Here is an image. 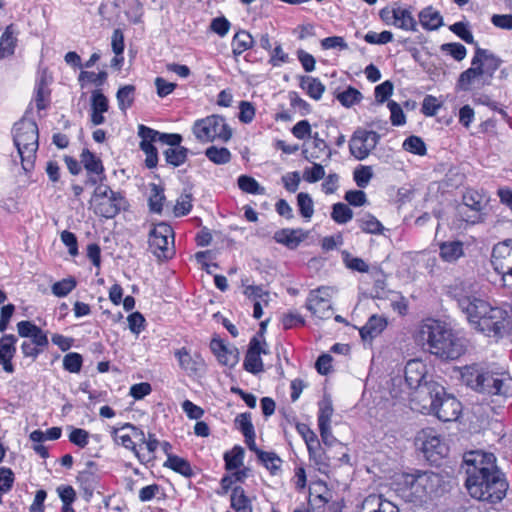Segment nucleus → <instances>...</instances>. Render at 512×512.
I'll list each match as a JSON object with an SVG mask.
<instances>
[{"label":"nucleus","instance_id":"1","mask_svg":"<svg viewBox=\"0 0 512 512\" xmlns=\"http://www.w3.org/2000/svg\"><path fill=\"white\" fill-rule=\"evenodd\" d=\"M450 30L466 43L475 45L471 67L459 75L457 88L462 91H469L472 88H482L489 85L502 60L491 51L478 47L467 23L456 22L450 26Z\"/></svg>","mask_w":512,"mask_h":512},{"label":"nucleus","instance_id":"2","mask_svg":"<svg viewBox=\"0 0 512 512\" xmlns=\"http://www.w3.org/2000/svg\"><path fill=\"white\" fill-rule=\"evenodd\" d=\"M415 339L425 350L441 359L454 360L465 352L462 340L452 328L439 320L423 321Z\"/></svg>","mask_w":512,"mask_h":512},{"label":"nucleus","instance_id":"3","mask_svg":"<svg viewBox=\"0 0 512 512\" xmlns=\"http://www.w3.org/2000/svg\"><path fill=\"white\" fill-rule=\"evenodd\" d=\"M475 301L465 315L474 330L496 339L512 332V305H492L480 297Z\"/></svg>","mask_w":512,"mask_h":512},{"label":"nucleus","instance_id":"4","mask_svg":"<svg viewBox=\"0 0 512 512\" xmlns=\"http://www.w3.org/2000/svg\"><path fill=\"white\" fill-rule=\"evenodd\" d=\"M465 385L488 395L507 396L512 389V380L503 375L485 371L477 365L466 366L461 371Z\"/></svg>","mask_w":512,"mask_h":512},{"label":"nucleus","instance_id":"5","mask_svg":"<svg viewBox=\"0 0 512 512\" xmlns=\"http://www.w3.org/2000/svg\"><path fill=\"white\" fill-rule=\"evenodd\" d=\"M13 142L21 159L25 172L34 168L36 153L39 147V131L34 120L22 118L14 124Z\"/></svg>","mask_w":512,"mask_h":512},{"label":"nucleus","instance_id":"6","mask_svg":"<svg viewBox=\"0 0 512 512\" xmlns=\"http://www.w3.org/2000/svg\"><path fill=\"white\" fill-rule=\"evenodd\" d=\"M479 478L475 483L470 480L465 481L471 497L491 504L498 503L505 497L508 483L498 468L479 476Z\"/></svg>","mask_w":512,"mask_h":512},{"label":"nucleus","instance_id":"7","mask_svg":"<svg viewBox=\"0 0 512 512\" xmlns=\"http://www.w3.org/2000/svg\"><path fill=\"white\" fill-rule=\"evenodd\" d=\"M192 133L201 143L214 141L228 142L232 137V129L223 116L213 114L198 119L192 126Z\"/></svg>","mask_w":512,"mask_h":512},{"label":"nucleus","instance_id":"8","mask_svg":"<svg viewBox=\"0 0 512 512\" xmlns=\"http://www.w3.org/2000/svg\"><path fill=\"white\" fill-rule=\"evenodd\" d=\"M404 482L409 487L413 501L422 502L438 489L441 477L432 471H417L415 474H406Z\"/></svg>","mask_w":512,"mask_h":512},{"label":"nucleus","instance_id":"9","mask_svg":"<svg viewBox=\"0 0 512 512\" xmlns=\"http://www.w3.org/2000/svg\"><path fill=\"white\" fill-rule=\"evenodd\" d=\"M149 249L159 259L167 260L174 255V231L173 228L161 222L149 232Z\"/></svg>","mask_w":512,"mask_h":512},{"label":"nucleus","instance_id":"10","mask_svg":"<svg viewBox=\"0 0 512 512\" xmlns=\"http://www.w3.org/2000/svg\"><path fill=\"white\" fill-rule=\"evenodd\" d=\"M496 458L493 453L476 450L466 452L463 456V468L467 475L466 480L477 481L479 476L497 469Z\"/></svg>","mask_w":512,"mask_h":512},{"label":"nucleus","instance_id":"11","mask_svg":"<svg viewBox=\"0 0 512 512\" xmlns=\"http://www.w3.org/2000/svg\"><path fill=\"white\" fill-rule=\"evenodd\" d=\"M332 289L327 286H321L309 292L305 307L312 316L326 320L332 317L333 308L331 304Z\"/></svg>","mask_w":512,"mask_h":512},{"label":"nucleus","instance_id":"12","mask_svg":"<svg viewBox=\"0 0 512 512\" xmlns=\"http://www.w3.org/2000/svg\"><path fill=\"white\" fill-rule=\"evenodd\" d=\"M444 394L445 388L441 384L429 380L414 391L412 400L418 403L421 412L431 414Z\"/></svg>","mask_w":512,"mask_h":512},{"label":"nucleus","instance_id":"13","mask_svg":"<svg viewBox=\"0 0 512 512\" xmlns=\"http://www.w3.org/2000/svg\"><path fill=\"white\" fill-rule=\"evenodd\" d=\"M380 141V135L375 131L357 129L350 141L349 150L357 160H364L376 148Z\"/></svg>","mask_w":512,"mask_h":512},{"label":"nucleus","instance_id":"14","mask_svg":"<svg viewBox=\"0 0 512 512\" xmlns=\"http://www.w3.org/2000/svg\"><path fill=\"white\" fill-rule=\"evenodd\" d=\"M447 294L456 301L458 308L466 315L479 297L471 294L470 286L463 281H455L447 286Z\"/></svg>","mask_w":512,"mask_h":512},{"label":"nucleus","instance_id":"15","mask_svg":"<svg viewBox=\"0 0 512 512\" xmlns=\"http://www.w3.org/2000/svg\"><path fill=\"white\" fill-rule=\"evenodd\" d=\"M419 440L422 441L421 449L428 459L436 461L437 457L442 458L446 456L448 447L432 430H423Z\"/></svg>","mask_w":512,"mask_h":512},{"label":"nucleus","instance_id":"16","mask_svg":"<svg viewBox=\"0 0 512 512\" xmlns=\"http://www.w3.org/2000/svg\"><path fill=\"white\" fill-rule=\"evenodd\" d=\"M461 409V403L453 395L445 392L431 414L436 415L443 422H449L458 419Z\"/></svg>","mask_w":512,"mask_h":512},{"label":"nucleus","instance_id":"17","mask_svg":"<svg viewBox=\"0 0 512 512\" xmlns=\"http://www.w3.org/2000/svg\"><path fill=\"white\" fill-rule=\"evenodd\" d=\"M265 345V341H260L256 336L250 340L243 364L246 371L257 374L264 370L260 356L267 353Z\"/></svg>","mask_w":512,"mask_h":512},{"label":"nucleus","instance_id":"18","mask_svg":"<svg viewBox=\"0 0 512 512\" xmlns=\"http://www.w3.org/2000/svg\"><path fill=\"white\" fill-rule=\"evenodd\" d=\"M175 357L178 360L179 367L189 376L198 375L205 368V362L200 354L191 355L190 351L186 347L177 349L174 352Z\"/></svg>","mask_w":512,"mask_h":512},{"label":"nucleus","instance_id":"19","mask_svg":"<svg viewBox=\"0 0 512 512\" xmlns=\"http://www.w3.org/2000/svg\"><path fill=\"white\" fill-rule=\"evenodd\" d=\"M127 201L125 197L120 193L116 192L110 197L104 198L103 200L94 204V210L97 215L105 218H113L121 210L126 208Z\"/></svg>","mask_w":512,"mask_h":512},{"label":"nucleus","instance_id":"20","mask_svg":"<svg viewBox=\"0 0 512 512\" xmlns=\"http://www.w3.org/2000/svg\"><path fill=\"white\" fill-rule=\"evenodd\" d=\"M17 331L19 336L29 338V342L35 344L39 348L46 350L49 346L47 332L31 321L23 320L17 323Z\"/></svg>","mask_w":512,"mask_h":512},{"label":"nucleus","instance_id":"21","mask_svg":"<svg viewBox=\"0 0 512 512\" xmlns=\"http://www.w3.org/2000/svg\"><path fill=\"white\" fill-rule=\"evenodd\" d=\"M17 340L13 334H5L0 338V366L8 374L15 371L12 360L16 354Z\"/></svg>","mask_w":512,"mask_h":512},{"label":"nucleus","instance_id":"22","mask_svg":"<svg viewBox=\"0 0 512 512\" xmlns=\"http://www.w3.org/2000/svg\"><path fill=\"white\" fill-rule=\"evenodd\" d=\"M404 377L407 385L416 390L427 381V367L421 360H410L405 366Z\"/></svg>","mask_w":512,"mask_h":512},{"label":"nucleus","instance_id":"23","mask_svg":"<svg viewBox=\"0 0 512 512\" xmlns=\"http://www.w3.org/2000/svg\"><path fill=\"white\" fill-rule=\"evenodd\" d=\"M127 429L123 428V425L119 428L113 427L111 429V435L115 442L118 444H121L126 449L131 450L134 455L137 457V459L142 464H147L151 461H154V457H147L145 454H141L140 451L137 449V444L134 440H132L131 432L125 433Z\"/></svg>","mask_w":512,"mask_h":512},{"label":"nucleus","instance_id":"24","mask_svg":"<svg viewBox=\"0 0 512 512\" xmlns=\"http://www.w3.org/2000/svg\"><path fill=\"white\" fill-rule=\"evenodd\" d=\"M97 471V464L94 461H88L86 468L77 475V482L86 495L91 496L98 485Z\"/></svg>","mask_w":512,"mask_h":512},{"label":"nucleus","instance_id":"25","mask_svg":"<svg viewBox=\"0 0 512 512\" xmlns=\"http://www.w3.org/2000/svg\"><path fill=\"white\" fill-rule=\"evenodd\" d=\"M109 109L108 98L101 90H94L91 95V114L90 120L94 126L101 125L105 122L104 113Z\"/></svg>","mask_w":512,"mask_h":512},{"label":"nucleus","instance_id":"26","mask_svg":"<svg viewBox=\"0 0 512 512\" xmlns=\"http://www.w3.org/2000/svg\"><path fill=\"white\" fill-rule=\"evenodd\" d=\"M439 257L447 263H454L464 256V243L460 240L443 241L438 244Z\"/></svg>","mask_w":512,"mask_h":512},{"label":"nucleus","instance_id":"27","mask_svg":"<svg viewBox=\"0 0 512 512\" xmlns=\"http://www.w3.org/2000/svg\"><path fill=\"white\" fill-rule=\"evenodd\" d=\"M210 348L221 364L230 367L237 364L239 360L237 349H228L223 341L219 339H213Z\"/></svg>","mask_w":512,"mask_h":512},{"label":"nucleus","instance_id":"28","mask_svg":"<svg viewBox=\"0 0 512 512\" xmlns=\"http://www.w3.org/2000/svg\"><path fill=\"white\" fill-rule=\"evenodd\" d=\"M306 238L302 229L283 228L274 233L273 239L289 249H295Z\"/></svg>","mask_w":512,"mask_h":512},{"label":"nucleus","instance_id":"29","mask_svg":"<svg viewBox=\"0 0 512 512\" xmlns=\"http://www.w3.org/2000/svg\"><path fill=\"white\" fill-rule=\"evenodd\" d=\"M387 321L385 318L377 315H372L367 323L359 330L360 336L364 341H371L379 336L386 328Z\"/></svg>","mask_w":512,"mask_h":512},{"label":"nucleus","instance_id":"30","mask_svg":"<svg viewBox=\"0 0 512 512\" xmlns=\"http://www.w3.org/2000/svg\"><path fill=\"white\" fill-rule=\"evenodd\" d=\"M16 45V29L13 24H10L0 38V59L13 55Z\"/></svg>","mask_w":512,"mask_h":512},{"label":"nucleus","instance_id":"31","mask_svg":"<svg viewBox=\"0 0 512 512\" xmlns=\"http://www.w3.org/2000/svg\"><path fill=\"white\" fill-rule=\"evenodd\" d=\"M231 507L235 512H252L250 499L241 486H235L230 496Z\"/></svg>","mask_w":512,"mask_h":512},{"label":"nucleus","instance_id":"32","mask_svg":"<svg viewBox=\"0 0 512 512\" xmlns=\"http://www.w3.org/2000/svg\"><path fill=\"white\" fill-rule=\"evenodd\" d=\"M419 21L422 27L426 30H436L443 24L441 14L431 6L420 11Z\"/></svg>","mask_w":512,"mask_h":512},{"label":"nucleus","instance_id":"33","mask_svg":"<svg viewBox=\"0 0 512 512\" xmlns=\"http://www.w3.org/2000/svg\"><path fill=\"white\" fill-rule=\"evenodd\" d=\"M333 407L330 399H323L319 402L318 427L320 435L325 437L329 430Z\"/></svg>","mask_w":512,"mask_h":512},{"label":"nucleus","instance_id":"34","mask_svg":"<svg viewBox=\"0 0 512 512\" xmlns=\"http://www.w3.org/2000/svg\"><path fill=\"white\" fill-rule=\"evenodd\" d=\"M253 37L247 31L241 30L237 32L232 39V53L235 57L240 56L243 52L253 47Z\"/></svg>","mask_w":512,"mask_h":512},{"label":"nucleus","instance_id":"35","mask_svg":"<svg viewBox=\"0 0 512 512\" xmlns=\"http://www.w3.org/2000/svg\"><path fill=\"white\" fill-rule=\"evenodd\" d=\"M299 85L314 100L321 99L325 91V86L320 80L310 76H301Z\"/></svg>","mask_w":512,"mask_h":512},{"label":"nucleus","instance_id":"36","mask_svg":"<svg viewBox=\"0 0 512 512\" xmlns=\"http://www.w3.org/2000/svg\"><path fill=\"white\" fill-rule=\"evenodd\" d=\"M81 163L84 168L91 174L102 175L104 173V167L102 161L95 154L90 152L88 149H84L81 154Z\"/></svg>","mask_w":512,"mask_h":512},{"label":"nucleus","instance_id":"37","mask_svg":"<svg viewBox=\"0 0 512 512\" xmlns=\"http://www.w3.org/2000/svg\"><path fill=\"white\" fill-rule=\"evenodd\" d=\"M163 466L170 468L185 477H191L193 475L190 463L186 459L177 455H169V458H167Z\"/></svg>","mask_w":512,"mask_h":512},{"label":"nucleus","instance_id":"38","mask_svg":"<svg viewBox=\"0 0 512 512\" xmlns=\"http://www.w3.org/2000/svg\"><path fill=\"white\" fill-rule=\"evenodd\" d=\"M394 26L407 31H416L417 22L408 9L397 7Z\"/></svg>","mask_w":512,"mask_h":512},{"label":"nucleus","instance_id":"39","mask_svg":"<svg viewBox=\"0 0 512 512\" xmlns=\"http://www.w3.org/2000/svg\"><path fill=\"white\" fill-rule=\"evenodd\" d=\"M512 256V239L497 243L492 249V263L499 270V260Z\"/></svg>","mask_w":512,"mask_h":512},{"label":"nucleus","instance_id":"40","mask_svg":"<svg viewBox=\"0 0 512 512\" xmlns=\"http://www.w3.org/2000/svg\"><path fill=\"white\" fill-rule=\"evenodd\" d=\"M244 449L241 446H234L232 450L224 454L226 470H236L243 465Z\"/></svg>","mask_w":512,"mask_h":512},{"label":"nucleus","instance_id":"41","mask_svg":"<svg viewBox=\"0 0 512 512\" xmlns=\"http://www.w3.org/2000/svg\"><path fill=\"white\" fill-rule=\"evenodd\" d=\"M164 156L168 164L178 167L186 162L188 149L183 146L168 148L164 151Z\"/></svg>","mask_w":512,"mask_h":512},{"label":"nucleus","instance_id":"42","mask_svg":"<svg viewBox=\"0 0 512 512\" xmlns=\"http://www.w3.org/2000/svg\"><path fill=\"white\" fill-rule=\"evenodd\" d=\"M116 98L118 101L119 109L126 112L130 108L135 99V87L133 85H125L117 91Z\"/></svg>","mask_w":512,"mask_h":512},{"label":"nucleus","instance_id":"43","mask_svg":"<svg viewBox=\"0 0 512 512\" xmlns=\"http://www.w3.org/2000/svg\"><path fill=\"white\" fill-rule=\"evenodd\" d=\"M205 156L218 165L226 164L231 160V153L225 147L210 146L205 150Z\"/></svg>","mask_w":512,"mask_h":512},{"label":"nucleus","instance_id":"44","mask_svg":"<svg viewBox=\"0 0 512 512\" xmlns=\"http://www.w3.org/2000/svg\"><path fill=\"white\" fill-rule=\"evenodd\" d=\"M259 461L270 471L272 475L278 474L281 470L282 460L275 452H261Z\"/></svg>","mask_w":512,"mask_h":512},{"label":"nucleus","instance_id":"45","mask_svg":"<svg viewBox=\"0 0 512 512\" xmlns=\"http://www.w3.org/2000/svg\"><path fill=\"white\" fill-rule=\"evenodd\" d=\"M238 187L245 193L262 195L265 193V188L262 187L253 177L241 175L237 180Z\"/></svg>","mask_w":512,"mask_h":512},{"label":"nucleus","instance_id":"46","mask_svg":"<svg viewBox=\"0 0 512 512\" xmlns=\"http://www.w3.org/2000/svg\"><path fill=\"white\" fill-rule=\"evenodd\" d=\"M362 98L361 92L351 86L336 95V99L346 108L359 103Z\"/></svg>","mask_w":512,"mask_h":512},{"label":"nucleus","instance_id":"47","mask_svg":"<svg viewBox=\"0 0 512 512\" xmlns=\"http://www.w3.org/2000/svg\"><path fill=\"white\" fill-rule=\"evenodd\" d=\"M331 218L338 224H345L353 218V211L344 203H335L332 206Z\"/></svg>","mask_w":512,"mask_h":512},{"label":"nucleus","instance_id":"48","mask_svg":"<svg viewBox=\"0 0 512 512\" xmlns=\"http://www.w3.org/2000/svg\"><path fill=\"white\" fill-rule=\"evenodd\" d=\"M297 206L300 215L305 219H310L314 214V204L308 193L300 192L297 195Z\"/></svg>","mask_w":512,"mask_h":512},{"label":"nucleus","instance_id":"49","mask_svg":"<svg viewBox=\"0 0 512 512\" xmlns=\"http://www.w3.org/2000/svg\"><path fill=\"white\" fill-rule=\"evenodd\" d=\"M165 200L164 189L156 184L151 186V195L149 197V207L152 212L160 213Z\"/></svg>","mask_w":512,"mask_h":512},{"label":"nucleus","instance_id":"50","mask_svg":"<svg viewBox=\"0 0 512 512\" xmlns=\"http://www.w3.org/2000/svg\"><path fill=\"white\" fill-rule=\"evenodd\" d=\"M361 230L369 234H381L384 230L383 225L372 215L368 214L358 220Z\"/></svg>","mask_w":512,"mask_h":512},{"label":"nucleus","instance_id":"51","mask_svg":"<svg viewBox=\"0 0 512 512\" xmlns=\"http://www.w3.org/2000/svg\"><path fill=\"white\" fill-rule=\"evenodd\" d=\"M77 285L74 277L62 279L54 283L51 287L52 293L57 297L67 296Z\"/></svg>","mask_w":512,"mask_h":512},{"label":"nucleus","instance_id":"52","mask_svg":"<svg viewBox=\"0 0 512 512\" xmlns=\"http://www.w3.org/2000/svg\"><path fill=\"white\" fill-rule=\"evenodd\" d=\"M463 203L466 207L480 212L484 208L485 202L483 196L477 191H468L463 195Z\"/></svg>","mask_w":512,"mask_h":512},{"label":"nucleus","instance_id":"53","mask_svg":"<svg viewBox=\"0 0 512 512\" xmlns=\"http://www.w3.org/2000/svg\"><path fill=\"white\" fill-rule=\"evenodd\" d=\"M403 149L413 154L423 156L426 154V145L418 136H409L403 142Z\"/></svg>","mask_w":512,"mask_h":512},{"label":"nucleus","instance_id":"54","mask_svg":"<svg viewBox=\"0 0 512 512\" xmlns=\"http://www.w3.org/2000/svg\"><path fill=\"white\" fill-rule=\"evenodd\" d=\"M14 473L10 468L0 467V504L3 494L8 493L14 484Z\"/></svg>","mask_w":512,"mask_h":512},{"label":"nucleus","instance_id":"55","mask_svg":"<svg viewBox=\"0 0 512 512\" xmlns=\"http://www.w3.org/2000/svg\"><path fill=\"white\" fill-rule=\"evenodd\" d=\"M83 358L79 353L70 352L63 358V367L70 373H78L82 368Z\"/></svg>","mask_w":512,"mask_h":512},{"label":"nucleus","instance_id":"56","mask_svg":"<svg viewBox=\"0 0 512 512\" xmlns=\"http://www.w3.org/2000/svg\"><path fill=\"white\" fill-rule=\"evenodd\" d=\"M353 175L357 186L365 188L373 177V171L371 166H360L354 170Z\"/></svg>","mask_w":512,"mask_h":512},{"label":"nucleus","instance_id":"57","mask_svg":"<svg viewBox=\"0 0 512 512\" xmlns=\"http://www.w3.org/2000/svg\"><path fill=\"white\" fill-rule=\"evenodd\" d=\"M441 51L449 54L456 61H461L466 57L467 50L464 45L460 43H445L441 45Z\"/></svg>","mask_w":512,"mask_h":512},{"label":"nucleus","instance_id":"58","mask_svg":"<svg viewBox=\"0 0 512 512\" xmlns=\"http://www.w3.org/2000/svg\"><path fill=\"white\" fill-rule=\"evenodd\" d=\"M343 260L346 267L350 270L360 273L369 272V265L362 258L353 257L349 253H345Z\"/></svg>","mask_w":512,"mask_h":512},{"label":"nucleus","instance_id":"59","mask_svg":"<svg viewBox=\"0 0 512 512\" xmlns=\"http://www.w3.org/2000/svg\"><path fill=\"white\" fill-rule=\"evenodd\" d=\"M192 209V195L190 193L182 194L174 206L175 216H184Z\"/></svg>","mask_w":512,"mask_h":512},{"label":"nucleus","instance_id":"60","mask_svg":"<svg viewBox=\"0 0 512 512\" xmlns=\"http://www.w3.org/2000/svg\"><path fill=\"white\" fill-rule=\"evenodd\" d=\"M388 108L390 110V120L393 126H401L406 123V116L401 106L395 101L388 102Z\"/></svg>","mask_w":512,"mask_h":512},{"label":"nucleus","instance_id":"61","mask_svg":"<svg viewBox=\"0 0 512 512\" xmlns=\"http://www.w3.org/2000/svg\"><path fill=\"white\" fill-rule=\"evenodd\" d=\"M69 441L80 448H85L89 442V432L82 428H72Z\"/></svg>","mask_w":512,"mask_h":512},{"label":"nucleus","instance_id":"62","mask_svg":"<svg viewBox=\"0 0 512 512\" xmlns=\"http://www.w3.org/2000/svg\"><path fill=\"white\" fill-rule=\"evenodd\" d=\"M364 40L369 44L383 45L393 40V34L390 31H383L381 33L369 31L365 34Z\"/></svg>","mask_w":512,"mask_h":512},{"label":"nucleus","instance_id":"63","mask_svg":"<svg viewBox=\"0 0 512 512\" xmlns=\"http://www.w3.org/2000/svg\"><path fill=\"white\" fill-rule=\"evenodd\" d=\"M441 103L432 95H426L422 102L421 111L426 116H435L440 109Z\"/></svg>","mask_w":512,"mask_h":512},{"label":"nucleus","instance_id":"64","mask_svg":"<svg viewBox=\"0 0 512 512\" xmlns=\"http://www.w3.org/2000/svg\"><path fill=\"white\" fill-rule=\"evenodd\" d=\"M393 93V84L391 81L386 80L375 87L374 94L378 103H384Z\"/></svg>","mask_w":512,"mask_h":512}]
</instances>
